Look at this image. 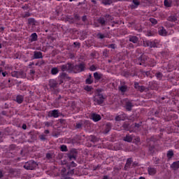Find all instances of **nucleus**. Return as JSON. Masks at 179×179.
I'll use <instances>...</instances> for the list:
<instances>
[{
    "mask_svg": "<svg viewBox=\"0 0 179 179\" xmlns=\"http://www.w3.org/2000/svg\"><path fill=\"white\" fill-rule=\"evenodd\" d=\"M3 78H5V76H6V75H8V72L5 71V72H1Z\"/></svg>",
    "mask_w": 179,
    "mask_h": 179,
    "instance_id": "obj_44",
    "label": "nucleus"
},
{
    "mask_svg": "<svg viewBox=\"0 0 179 179\" xmlns=\"http://www.w3.org/2000/svg\"><path fill=\"white\" fill-rule=\"evenodd\" d=\"M85 71V64L81 63L78 65L75 66H73L71 71L74 72L75 73H79V72H82Z\"/></svg>",
    "mask_w": 179,
    "mask_h": 179,
    "instance_id": "obj_2",
    "label": "nucleus"
},
{
    "mask_svg": "<svg viewBox=\"0 0 179 179\" xmlns=\"http://www.w3.org/2000/svg\"><path fill=\"white\" fill-rule=\"evenodd\" d=\"M43 58V53L41 52L35 51L34 52V59H39Z\"/></svg>",
    "mask_w": 179,
    "mask_h": 179,
    "instance_id": "obj_7",
    "label": "nucleus"
},
{
    "mask_svg": "<svg viewBox=\"0 0 179 179\" xmlns=\"http://www.w3.org/2000/svg\"><path fill=\"white\" fill-rule=\"evenodd\" d=\"M132 103L131 102H127L126 103V108L128 110V111H131L132 110Z\"/></svg>",
    "mask_w": 179,
    "mask_h": 179,
    "instance_id": "obj_22",
    "label": "nucleus"
},
{
    "mask_svg": "<svg viewBox=\"0 0 179 179\" xmlns=\"http://www.w3.org/2000/svg\"><path fill=\"white\" fill-rule=\"evenodd\" d=\"M135 142L136 143H139V142H141V138H139V137H136Z\"/></svg>",
    "mask_w": 179,
    "mask_h": 179,
    "instance_id": "obj_42",
    "label": "nucleus"
},
{
    "mask_svg": "<svg viewBox=\"0 0 179 179\" xmlns=\"http://www.w3.org/2000/svg\"><path fill=\"white\" fill-rule=\"evenodd\" d=\"M2 72V69L0 68V73Z\"/></svg>",
    "mask_w": 179,
    "mask_h": 179,
    "instance_id": "obj_59",
    "label": "nucleus"
},
{
    "mask_svg": "<svg viewBox=\"0 0 179 179\" xmlns=\"http://www.w3.org/2000/svg\"><path fill=\"white\" fill-rule=\"evenodd\" d=\"M72 68H73V65L71 64H67L62 66V71L65 72V71H69L72 72Z\"/></svg>",
    "mask_w": 179,
    "mask_h": 179,
    "instance_id": "obj_4",
    "label": "nucleus"
},
{
    "mask_svg": "<svg viewBox=\"0 0 179 179\" xmlns=\"http://www.w3.org/2000/svg\"><path fill=\"white\" fill-rule=\"evenodd\" d=\"M83 22H85V20H86V16L83 17Z\"/></svg>",
    "mask_w": 179,
    "mask_h": 179,
    "instance_id": "obj_52",
    "label": "nucleus"
},
{
    "mask_svg": "<svg viewBox=\"0 0 179 179\" xmlns=\"http://www.w3.org/2000/svg\"><path fill=\"white\" fill-rule=\"evenodd\" d=\"M102 76L103 75L101 73H99L97 72L94 73V78L96 79V80H100Z\"/></svg>",
    "mask_w": 179,
    "mask_h": 179,
    "instance_id": "obj_13",
    "label": "nucleus"
},
{
    "mask_svg": "<svg viewBox=\"0 0 179 179\" xmlns=\"http://www.w3.org/2000/svg\"><path fill=\"white\" fill-rule=\"evenodd\" d=\"M136 127H139V125L138 124V126L137 125H136Z\"/></svg>",
    "mask_w": 179,
    "mask_h": 179,
    "instance_id": "obj_62",
    "label": "nucleus"
},
{
    "mask_svg": "<svg viewBox=\"0 0 179 179\" xmlns=\"http://www.w3.org/2000/svg\"><path fill=\"white\" fill-rule=\"evenodd\" d=\"M173 155H174V153L173 152V151H169L167 153V157L169 159H171Z\"/></svg>",
    "mask_w": 179,
    "mask_h": 179,
    "instance_id": "obj_28",
    "label": "nucleus"
},
{
    "mask_svg": "<svg viewBox=\"0 0 179 179\" xmlns=\"http://www.w3.org/2000/svg\"><path fill=\"white\" fill-rule=\"evenodd\" d=\"M71 166H73V167H76V164H75V162H72Z\"/></svg>",
    "mask_w": 179,
    "mask_h": 179,
    "instance_id": "obj_45",
    "label": "nucleus"
},
{
    "mask_svg": "<svg viewBox=\"0 0 179 179\" xmlns=\"http://www.w3.org/2000/svg\"><path fill=\"white\" fill-rule=\"evenodd\" d=\"M92 2H94V3H96V1L92 0Z\"/></svg>",
    "mask_w": 179,
    "mask_h": 179,
    "instance_id": "obj_58",
    "label": "nucleus"
},
{
    "mask_svg": "<svg viewBox=\"0 0 179 179\" xmlns=\"http://www.w3.org/2000/svg\"><path fill=\"white\" fill-rule=\"evenodd\" d=\"M0 48H2V44L0 43Z\"/></svg>",
    "mask_w": 179,
    "mask_h": 179,
    "instance_id": "obj_60",
    "label": "nucleus"
},
{
    "mask_svg": "<svg viewBox=\"0 0 179 179\" xmlns=\"http://www.w3.org/2000/svg\"><path fill=\"white\" fill-rule=\"evenodd\" d=\"M169 22H177V17L176 15H171L168 17Z\"/></svg>",
    "mask_w": 179,
    "mask_h": 179,
    "instance_id": "obj_20",
    "label": "nucleus"
},
{
    "mask_svg": "<svg viewBox=\"0 0 179 179\" xmlns=\"http://www.w3.org/2000/svg\"><path fill=\"white\" fill-rule=\"evenodd\" d=\"M16 101L19 103V104H21V103L23 102V96H17L16 98Z\"/></svg>",
    "mask_w": 179,
    "mask_h": 179,
    "instance_id": "obj_25",
    "label": "nucleus"
},
{
    "mask_svg": "<svg viewBox=\"0 0 179 179\" xmlns=\"http://www.w3.org/2000/svg\"><path fill=\"white\" fill-rule=\"evenodd\" d=\"M96 69H97V68L94 65H92L90 67V70L92 71V72H94V71H96Z\"/></svg>",
    "mask_w": 179,
    "mask_h": 179,
    "instance_id": "obj_35",
    "label": "nucleus"
},
{
    "mask_svg": "<svg viewBox=\"0 0 179 179\" xmlns=\"http://www.w3.org/2000/svg\"><path fill=\"white\" fill-rule=\"evenodd\" d=\"M49 117H53V118H58L59 117V110H53L49 112Z\"/></svg>",
    "mask_w": 179,
    "mask_h": 179,
    "instance_id": "obj_5",
    "label": "nucleus"
},
{
    "mask_svg": "<svg viewBox=\"0 0 179 179\" xmlns=\"http://www.w3.org/2000/svg\"><path fill=\"white\" fill-rule=\"evenodd\" d=\"M164 6H166V8H170V6H171V2L169 0H164Z\"/></svg>",
    "mask_w": 179,
    "mask_h": 179,
    "instance_id": "obj_24",
    "label": "nucleus"
},
{
    "mask_svg": "<svg viewBox=\"0 0 179 179\" xmlns=\"http://www.w3.org/2000/svg\"><path fill=\"white\" fill-rule=\"evenodd\" d=\"M134 87L135 89H137V90H139L140 92H143V90H145V87L140 86L139 83H134Z\"/></svg>",
    "mask_w": 179,
    "mask_h": 179,
    "instance_id": "obj_10",
    "label": "nucleus"
},
{
    "mask_svg": "<svg viewBox=\"0 0 179 179\" xmlns=\"http://www.w3.org/2000/svg\"><path fill=\"white\" fill-rule=\"evenodd\" d=\"M24 167L26 170H34L37 167V163L34 161H29L25 163Z\"/></svg>",
    "mask_w": 179,
    "mask_h": 179,
    "instance_id": "obj_1",
    "label": "nucleus"
},
{
    "mask_svg": "<svg viewBox=\"0 0 179 179\" xmlns=\"http://www.w3.org/2000/svg\"><path fill=\"white\" fill-rule=\"evenodd\" d=\"M46 157H47L48 159H50V157H51V154H47V155H46Z\"/></svg>",
    "mask_w": 179,
    "mask_h": 179,
    "instance_id": "obj_46",
    "label": "nucleus"
},
{
    "mask_svg": "<svg viewBox=\"0 0 179 179\" xmlns=\"http://www.w3.org/2000/svg\"><path fill=\"white\" fill-rule=\"evenodd\" d=\"M57 1H61V0H57Z\"/></svg>",
    "mask_w": 179,
    "mask_h": 179,
    "instance_id": "obj_63",
    "label": "nucleus"
},
{
    "mask_svg": "<svg viewBox=\"0 0 179 179\" xmlns=\"http://www.w3.org/2000/svg\"><path fill=\"white\" fill-rule=\"evenodd\" d=\"M94 101L95 105L103 104L104 101V96H103V94L96 95L94 97Z\"/></svg>",
    "mask_w": 179,
    "mask_h": 179,
    "instance_id": "obj_3",
    "label": "nucleus"
},
{
    "mask_svg": "<svg viewBox=\"0 0 179 179\" xmlns=\"http://www.w3.org/2000/svg\"><path fill=\"white\" fill-rule=\"evenodd\" d=\"M108 48H112L113 50H114L115 48V44L109 45Z\"/></svg>",
    "mask_w": 179,
    "mask_h": 179,
    "instance_id": "obj_39",
    "label": "nucleus"
},
{
    "mask_svg": "<svg viewBox=\"0 0 179 179\" xmlns=\"http://www.w3.org/2000/svg\"><path fill=\"white\" fill-rule=\"evenodd\" d=\"M150 65L151 66H155V65H156V63L155 62H152V63L150 64Z\"/></svg>",
    "mask_w": 179,
    "mask_h": 179,
    "instance_id": "obj_48",
    "label": "nucleus"
},
{
    "mask_svg": "<svg viewBox=\"0 0 179 179\" xmlns=\"http://www.w3.org/2000/svg\"><path fill=\"white\" fill-rule=\"evenodd\" d=\"M106 134H107V132H109L110 130L111 129V124L110 123H106Z\"/></svg>",
    "mask_w": 179,
    "mask_h": 179,
    "instance_id": "obj_27",
    "label": "nucleus"
},
{
    "mask_svg": "<svg viewBox=\"0 0 179 179\" xmlns=\"http://www.w3.org/2000/svg\"><path fill=\"white\" fill-rule=\"evenodd\" d=\"M163 75L162 74V73H157L156 74V77L157 78V79H159V80H160L162 78Z\"/></svg>",
    "mask_w": 179,
    "mask_h": 179,
    "instance_id": "obj_32",
    "label": "nucleus"
},
{
    "mask_svg": "<svg viewBox=\"0 0 179 179\" xmlns=\"http://www.w3.org/2000/svg\"><path fill=\"white\" fill-rule=\"evenodd\" d=\"M139 179H145V178L141 176V177L139 178Z\"/></svg>",
    "mask_w": 179,
    "mask_h": 179,
    "instance_id": "obj_57",
    "label": "nucleus"
},
{
    "mask_svg": "<svg viewBox=\"0 0 179 179\" xmlns=\"http://www.w3.org/2000/svg\"><path fill=\"white\" fill-rule=\"evenodd\" d=\"M159 34L160 36H167V31H166L164 27H162L159 29Z\"/></svg>",
    "mask_w": 179,
    "mask_h": 179,
    "instance_id": "obj_11",
    "label": "nucleus"
},
{
    "mask_svg": "<svg viewBox=\"0 0 179 179\" xmlns=\"http://www.w3.org/2000/svg\"><path fill=\"white\" fill-rule=\"evenodd\" d=\"M171 167L172 169H173L174 170H177V169H179V161L173 162L171 164Z\"/></svg>",
    "mask_w": 179,
    "mask_h": 179,
    "instance_id": "obj_18",
    "label": "nucleus"
},
{
    "mask_svg": "<svg viewBox=\"0 0 179 179\" xmlns=\"http://www.w3.org/2000/svg\"><path fill=\"white\" fill-rule=\"evenodd\" d=\"M49 85L50 87H57V85L58 84L57 83V81L55 80H50Z\"/></svg>",
    "mask_w": 179,
    "mask_h": 179,
    "instance_id": "obj_15",
    "label": "nucleus"
},
{
    "mask_svg": "<svg viewBox=\"0 0 179 179\" xmlns=\"http://www.w3.org/2000/svg\"><path fill=\"white\" fill-rule=\"evenodd\" d=\"M103 179H108V176H103Z\"/></svg>",
    "mask_w": 179,
    "mask_h": 179,
    "instance_id": "obj_55",
    "label": "nucleus"
},
{
    "mask_svg": "<svg viewBox=\"0 0 179 179\" xmlns=\"http://www.w3.org/2000/svg\"><path fill=\"white\" fill-rule=\"evenodd\" d=\"M148 171L150 176H155L157 171L155 168H148Z\"/></svg>",
    "mask_w": 179,
    "mask_h": 179,
    "instance_id": "obj_12",
    "label": "nucleus"
},
{
    "mask_svg": "<svg viewBox=\"0 0 179 179\" xmlns=\"http://www.w3.org/2000/svg\"><path fill=\"white\" fill-rule=\"evenodd\" d=\"M44 124L45 125V127H52V122H45Z\"/></svg>",
    "mask_w": 179,
    "mask_h": 179,
    "instance_id": "obj_37",
    "label": "nucleus"
},
{
    "mask_svg": "<svg viewBox=\"0 0 179 179\" xmlns=\"http://www.w3.org/2000/svg\"><path fill=\"white\" fill-rule=\"evenodd\" d=\"M99 23H101V24H106V20H104V18H100L99 20Z\"/></svg>",
    "mask_w": 179,
    "mask_h": 179,
    "instance_id": "obj_34",
    "label": "nucleus"
},
{
    "mask_svg": "<svg viewBox=\"0 0 179 179\" xmlns=\"http://www.w3.org/2000/svg\"><path fill=\"white\" fill-rule=\"evenodd\" d=\"M129 41H131V43H134V44L138 43V37L136 36H130L129 37Z\"/></svg>",
    "mask_w": 179,
    "mask_h": 179,
    "instance_id": "obj_14",
    "label": "nucleus"
},
{
    "mask_svg": "<svg viewBox=\"0 0 179 179\" xmlns=\"http://www.w3.org/2000/svg\"><path fill=\"white\" fill-rule=\"evenodd\" d=\"M26 128H27V126H26V124H23L22 129H26Z\"/></svg>",
    "mask_w": 179,
    "mask_h": 179,
    "instance_id": "obj_49",
    "label": "nucleus"
},
{
    "mask_svg": "<svg viewBox=\"0 0 179 179\" xmlns=\"http://www.w3.org/2000/svg\"><path fill=\"white\" fill-rule=\"evenodd\" d=\"M80 127H82V124H78L76 125V127H77V128H80Z\"/></svg>",
    "mask_w": 179,
    "mask_h": 179,
    "instance_id": "obj_51",
    "label": "nucleus"
},
{
    "mask_svg": "<svg viewBox=\"0 0 179 179\" xmlns=\"http://www.w3.org/2000/svg\"><path fill=\"white\" fill-rule=\"evenodd\" d=\"M34 73H36V71H34V70H30L29 75L31 78H34Z\"/></svg>",
    "mask_w": 179,
    "mask_h": 179,
    "instance_id": "obj_36",
    "label": "nucleus"
},
{
    "mask_svg": "<svg viewBox=\"0 0 179 179\" xmlns=\"http://www.w3.org/2000/svg\"><path fill=\"white\" fill-rule=\"evenodd\" d=\"M62 152H68V148L65 145H62L60 148Z\"/></svg>",
    "mask_w": 179,
    "mask_h": 179,
    "instance_id": "obj_26",
    "label": "nucleus"
},
{
    "mask_svg": "<svg viewBox=\"0 0 179 179\" xmlns=\"http://www.w3.org/2000/svg\"><path fill=\"white\" fill-rule=\"evenodd\" d=\"M59 72V70H58V68L55 67L51 69V73L52 75H57Z\"/></svg>",
    "mask_w": 179,
    "mask_h": 179,
    "instance_id": "obj_23",
    "label": "nucleus"
},
{
    "mask_svg": "<svg viewBox=\"0 0 179 179\" xmlns=\"http://www.w3.org/2000/svg\"><path fill=\"white\" fill-rule=\"evenodd\" d=\"M91 118L93 120V121H94V122H97V121H100V120H101V116H100V115L94 113L91 115Z\"/></svg>",
    "mask_w": 179,
    "mask_h": 179,
    "instance_id": "obj_6",
    "label": "nucleus"
},
{
    "mask_svg": "<svg viewBox=\"0 0 179 179\" xmlns=\"http://www.w3.org/2000/svg\"><path fill=\"white\" fill-rule=\"evenodd\" d=\"M33 20H33V19H29V23H31V22H33Z\"/></svg>",
    "mask_w": 179,
    "mask_h": 179,
    "instance_id": "obj_53",
    "label": "nucleus"
},
{
    "mask_svg": "<svg viewBox=\"0 0 179 179\" xmlns=\"http://www.w3.org/2000/svg\"><path fill=\"white\" fill-rule=\"evenodd\" d=\"M85 90H87V92H90V90H92V87L89 86H86Z\"/></svg>",
    "mask_w": 179,
    "mask_h": 179,
    "instance_id": "obj_43",
    "label": "nucleus"
},
{
    "mask_svg": "<svg viewBox=\"0 0 179 179\" xmlns=\"http://www.w3.org/2000/svg\"><path fill=\"white\" fill-rule=\"evenodd\" d=\"M147 44L148 46H150L151 48H153L155 47H157V45H156V43L155 41H148Z\"/></svg>",
    "mask_w": 179,
    "mask_h": 179,
    "instance_id": "obj_17",
    "label": "nucleus"
},
{
    "mask_svg": "<svg viewBox=\"0 0 179 179\" xmlns=\"http://www.w3.org/2000/svg\"><path fill=\"white\" fill-rule=\"evenodd\" d=\"M3 177V174L2 173V171H0V178H2Z\"/></svg>",
    "mask_w": 179,
    "mask_h": 179,
    "instance_id": "obj_47",
    "label": "nucleus"
},
{
    "mask_svg": "<svg viewBox=\"0 0 179 179\" xmlns=\"http://www.w3.org/2000/svg\"><path fill=\"white\" fill-rule=\"evenodd\" d=\"M97 37H99V38L103 39L106 38V37H107V35H104L103 34H98Z\"/></svg>",
    "mask_w": 179,
    "mask_h": 179,
    "instance_id": "obj_30",
    "label": "nucleus"
},
{
    "mask_svg": "<svg viewBox=\"0 0 179 179\" xmlns=\"http://www.w3.org/2000/svg\"><path fill=\"white\" fill-rule=\"evenodd\" d=\"M69 157L70 160H75L76 159V157H75L74 155H69Z\"/></svg>",
    "mask_w": 179,
    "mask_h": 179,
    "instance_id": "obj_41",
    "label": "nucleus"
},
{
    "mask_svg": "<svg viewBox=\"0 0 179 179\" xmlns=\"http://www.w3.org/2000/svg\"><path fill=\"white\" fill-rule=\"evenodd\" d=\"M131 163H132V159L129 158L127 161L126 166H131Z\"/></svg>",
    "mask_w": 179,
    "mask_h": 179,
    "instance_id": "obj_33",
    "label": "nucleus"
},
{
    "mask_svg": "<svg viewBox=\"0 0 179 179\" xmlns=\"http://www.w3.org/2000/svg\"><path fill=\"white\" fill-rule=\"evenodd\" d=\"M11 76L14 78H17V71H13L11 73Z\"/></svg>",
    "mask_w": 179,
    "mask_h": 179,
    "instance_id": "obj_38",
    "label": "nucleus"
},
{
    "mask_svg": "<svg viewBox=\"0 0 179 179\" xmlns=\"http://www.w3.org/2000/svg\"><path fill=\"white\" fill-rule=\"evenodd\" d=\"M37 34L36 33H33L31 35V41L33 42V41H37Z\"/></svg>",
    "mask_w": 179,
    "mask_h": 179,
    "instance_id": "obj_19",
    "label": "nucleus"
},
{
    "mask_svg": "<svg viewBox=\"0 0 179 179\" xmlns=\"http://www.w3.org/2000/svg\"><path fill=\"white\" fill-rule=\"evenodd\" d=\"M127 119V115L125 114H121L115 117V121H124Z\"/></svg>",
    "mask_w": 179,
    "mask_h": 179,
    "instance_id": "obj_8",
    "label": "nucleus"
},
{
    "mask_svg": "<svg viewBox=\"0 0 179 179\" xmlns=\"http://www.w3.org/2000/svg\"><path fill=\"white\" fill-rule=\"evenodd\" d=\"M0 30H1V31H3L5 30V28L1 27V28H0Z\"/></svg>",
    "mask_w": 179,
    "mask_h": 179,
    "instance_id": "obj_54",
    "label": "nucleus"
},
{
    "mask_svg": "<svg viewBox=\"0 0 179 179\" xmlns=\"http://www.w3.org/2000/svg\"><path fill=\"white\" fill-rule=\"evenodd\" d=\"M134 139V136H129V135H127L124 138V141L125 142H132V140Z\"/></svg>",
    "mask_w": 179,
    "mask_h": 179,
    "instance_id": "obj_16",
    "label": "nucleus"
},
{
    "mask_svg": "<svg viewBox=\"0 0 179 179\" xmlns=\"http://www.w3.org/2000/svg\"><path fill=\"white\" fill-rule=\"evenodd\" d=\"M40 139H41V141H45V135L44 134L41 135Z\"/></svg>",
    "mask_w": 179,
    "mask_h": 179,
    "instance_id": "obj_40",
    "label": "nucleus"
},
{
    "mask_svg": "<svg viewBox=\"0 0 179 179\" xmlns=\"http://www.w3.org/2000/svg\"><path fill=\"white\" fill-rule=\"evenodd\" d=\"M86 83L87 85H92V83H93V80H92V78H87L86 80Z\"/></svg>",
    "mask_w": 179,
    "mask_h": 179,
    "instance_id": "obj_31",
    "label": "nucleus"
},
{
    "mask_svg": "<svg viewBox=\"0 0 179 179\" xmlns=\"http://www.w3.org/2000/svg\"><path fill=\"white\" fill-rule=\"evenodd\" d=\"M73 1H75V0H69V2H73Z\"/></svg>",
    "mask_w": 179,
    "mask_h": 179,
    "instance_id": "obj_61",
    "label": "nucleus"
},
{
    "mask_svg": "<svg viewBox=\"0 0 179 179\" xmlns=\"http://www.w3.org/2000/svg\"><path fill=\"white\" fill-rule=\"evenodd\" d=\"M120 90L122 92V93H125V92L128 90V87H127V85H122L120 87Z\"/></svg>",
    "mask_w": 179,
    "mask_h": 179,
    "instance_id": "obj_21",
    "label": "nucleus"
},
{
    "mask_svg": "<svg viewBox=\"0 0 179 179\" xmlns=\"http://www.w3.org/2000/svg\"><path fill=\"white\" fill-rule=\"evenodd\" d=\"M150 22L152 24H157V20L155 19V18H150Z\"/></svg>",
    "mask_w": 179,
    "mask_h": 179,
    "instance_id": "obj_29",
    "label": "nucleus"
},
{
    "mask_svg": "<svg viewBox=\"0 0 179 179\" xmlns=\"http://www.w3.org/2000/svg\"><path fill=\"white\" fill-rule=\"evenodd\" d=\"M133 5L131 6V9H136L138 8L139 5H141V2L138 0H133Z\"/></svg>",
    "mask_w": 179,
    "mask_h": 179,
    "instance_id": "obj_9",
    "label": "nucleus"
},
{
    "mask_svg": "<svg viewBox=\"0 0 179 179\" xmlns=\"http://www.w3.org/2000/svg\"><path fill=\"white\" fill-rule=\"evenodd\" d=\"M44 134H50V131L49 130H45Z\"/></svg>",
    "mask_w": 179,
    "mask_h": 179,
    "instance_id": "obj_50",
    "label": "nucleus"
},
{
    "mask_svg": "<svg viewBox=\"0 0 179 179\" xmlns=\"http://www.w3.org/2000/svg\"><path fill=\"white\" fill-rule=\"evenodd\" d=\"M143 61L142 62L139 63V65H143Z\"/></svg>",
    "mask_w": 179,
    "mask_h": 179,
    "instance_id": "obj_56",
    "label": "nucleus"
}]
</instances>
